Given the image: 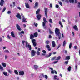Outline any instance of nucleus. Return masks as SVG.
I'll list each match as a JSON object with an SVG mask.
<instances>
[{
	"instance_id": "nucleus-5",
	"label": "nucleus",
	"mask_w": 80,
	"mask_h": 80,
	"mask_svg": "<svg viewBox=\"0 0 80 80\" xmlns=\"http://www.w3.org/2000/svg\"><path fill=\"white\" fill-rule=\"evenodd\" d=\"M16 17H17L19 19V20H22V17H21V15L19 13H18L17 15L16 16Z\"/></svg>"
},
{
	"instance_id": "nucleus-1",
	"label": "nucleus",
	"mask_w": 80,
	"mask_h": 80,
	"mask_svg": "<svg viewBox=\"0 0 80 80\" xmlns=\"http://www.w3.org/2000/svg\"><path fill=\"white\" fill-rule=\"evenodd\" d=\"M55 33L57 36H58V38L60 40L61 39V33L60 32V29L58 28H56L55 29Z\"/></svg>"
},
{
	"instance_id": "nucleus-23",
	"label": "nucleus",
	"mask_w": 80,
	"mask_h": 80,
	"mask_svg": "<svg viewBox=\"0 0 80 80\" xmlns=\"http://www.w3.org/2000/svg\"><path fill=\"white\" fill-rule=\"evenodd\" d=\"M72 43H70L69 46V48L70 49H71V48H72Z\"/></svg>"
},
{
	"instance_id": "nucleus-7",
	"label": "nucleus",
	"mask_w": 80,
	"mask_h": 80,
	"mask_svg": "<svg viewBox=\"0 0 80 80\" xmlns=\"http://www.w3.org/2000/svg\"><path fill=\"white\" fill-rule=\"evenodd\" d=\"M44 10L45 11V15L46 17V18H48V16H47V12H48L47 8H45Z\"/></svg>"
},
{
	"instance_id": "nucleus-11",
	"label": "nucleus",
	"mask_w": 80,
	"mask_h": 80,
	"mask_svg": "<svg viewBox=\"0 0 80 80\" xmlns=\"http://www.w3.org/2000/svg\"><path fill=\"white\" fill-rule=\"evenodd\" d=\"M19 75H24V72L23 71L19 72Z\"/></svg>"
},
{
	"instance_id": "nucleus-8",
	"label": "nucleus",
	"mask_w": 80,
	"mask_h": 80,
	"mask_svg": "<svg viewBox=\"0 0 80 80\" xmlns=\"http://www.w3.org/2000/svg\"><path fill=\"white\" fill-rule=\"evenodd\" d=\"M16 27L18 30H19V31H21V28H20V26H19L18 24H16Z\"/></svg>"
},
{
	"instance_id": "nucleus-24",
	"label": "nucleus",
	"mask_w": 80,
	"mask_h": 80,
	"mask_svg": "<svg viewBox=\"0 0 80 80\" xmlns=\"http://www.w3.org/2000/svg\"><path fill=\"white\" fill-rule=\"evenodd\" d=\"M69 1L70 3H74V0H69Z\"/></svg>"
},
{
	"instance_id": "nucleus-58",
	"label": "nucleus",
	"mask_w": 80,
	"mask_h": 80,
	"mask_svg": "<svg viewBox=\"0 0 80 80\" xmlns=\"http://www.w3.org/2000/svg\"><path fill=\"white\" fill-rule=\"evenodd\" d=\"M56 8H58L59 7V6L57 4L56 6Z\"/></svg>"
},
{
	"instance_id": "nucleus-53",
	"label": "nucleus",
	"mask_w": 80,
	"mask_h": 80,
	"mask_svg": "<svg viewBox=\"0 0 80 80\" xmlns=\"http://www.w3.org/2000/svg\"><path fill=\"white\" fill-rule=\"evenodd\" d=\"M51 73H52V74H53L54 73V71L52 70L51 71Z\"/></svg>"
},
{
	"instance_id": "nucleus-64",
	"label": "nucleus",
	"mask_w": 80,
	"mask_h": 80,
	"mask_svg": "<svg viewBox=\"0 0 80 80\" xmlns=\"http://www.w3.org/2000/svg\"><path fill=\"white\" fill-rule=\"evenodd\" d=\"M50 8H52V4H50Z\"/></svg>"
},
{
	"instance_id": "nucleus-19",
	"label": "nucleus",
	"mask_w": 80,
	"mask_h": 80,
	"mask_svg": "<svg viewBox=\"0 0 80 80\" xmlns=\"http://www.w3.org/2000/svg\"><path fill=\"white\" fill-rule=\"evenodd\" d=\"M26 20H27V19H26V18H23L22 19V22H24V23H26V22H27V21H26Z\"/></svg>"
},
{
	"instance_id": "nucleus-22",
	"label": "nucleus",
	"mask_w": 80,
	"mask_h": 80,
	"mask_svg": "<svg viewBox=\"0 0 80 80\" xmlns=\"http://www.w3.org/2000/svg\"><path fill=\"white\" fill-rule=\"evenodd\" d=\"M34 67L35 70H37V69H38V66L37 65H34Z\"/></svg>"
},
{
	"instance_id": "nucleus-13",
	"label": "nucleus",
	"mask_w": 80,
	"mask_h": 80,
	"mask_svg": "<svg viewBox=\"0 0 80 80\" xmlns=\"http://www.w3.org/2000/svg\"><path fill=\"white\" fill-rule=\"evenodd\" d=\"M70 56H66V57L65 60H70Z\"/></svg>"
},
{
	"instance_id": "nucleus-60",
	"label": "nucleus",
	"mask_w": 80,
	"mask_h": 80,
	"mask_svg": "<svg viewBox=\"0 0 80 80\" xmlns=\"http://www.w3.org/2000/svg\"><path fill=\"white\" fill-rule=\"evenodd\" d=\"M52 37L51 35H49V38H52Z\"/></svg>"
},
{
	"instance_id": "nucleus-47",
	"label": "nucleus",
	"mask_w": 80,
	"mask_h": 80,
	"mask_svg": "<svg viewBox=\"0 0 80 80\" xmlns=\"http://www.w3.org/2000/svg\"><path fill=\"white\" fill-rule=\"evenodd\" d=\"M4 52H6V53H9L10 52H9V50H6L4 51Z\"/></svg>"
},
{
	"instance_id": "nucleus-63",
	"label": "nucleus",
	"mask_w": 80,
	"mask_h": 80,
	"mask_svg": "<svg viewBox=\"0 0 80 80\" xmlns=\"http://www.w3.org/2000/svg\"><path fill=\"white\" fill-rule=\"evenodd\" d=\"M65 2H66V3H68V2H69V1H68V0H66Z\"/></svg>"
},
{
	"instance_id": "nucleus-49",
	"label": "nucleus",
	"mask_w": 80,
	"mask_h": 80,
	"mask_svg": "<svg viewBox=\"0 0 80 80\" xmlns=\"http://www.w3.org/2000/svg\"><path fill=\"white\" fill-rule=\"evenodd\" d=\"M22 42L23 45H24L25 44L24 43H25V41H22Z\"/></svg>"
},
{
	"instance_id": "nucleus-46",
	"label": "nucleus",
	"mask_w": 80,
	"mask_h": 80,
	"mask_svg": "<svg viewBox=\"0 0 80 80\" xmlns=\"http://www.w3.org/2000/svg\"><path fill=\"white\" fill-rule=\"evenodd\" d=\"M0 5H1V7L3 6V2H0Z\"/></svg>"
},
{
	"instance_id": "nucleus-14",
	"label": "nucleus",
	"mask_w": 80,
	"mask_h": 80,
	"mask_svg": "<svg viewBox=\"0 0 80 80\" xmlns=\"http://www.w3.org/2000/svg\"><path fill=\"white\" fill-rule=\"evenodd\" d=\"M35 36L34 35L31 34L30 36V39H33V38H34Z\"/></svg>"
},
{
	"instance_id": "nucleus-34",
	"label": "nucleus",
	"mask_w": 80,
	"mask_h": 80,
	"mask_svg": "<svg viewBox=\"0 0 80 80\" xmlns=\"http://www.w3.org/2000/svg\"><path fill=\"white\" fill-rule=\"evenodd\" d=\"M45 43L46 44H49L50 42H49V41L48 40L46 41Z\"/></svg>"
},
{
	"instance_id": "nucleus-54",
	"label": "nucleus",
	"mask_w": 80,
	"mask_h": 80,
	"mask_svg": "<svg viewBox=\"0 0 80 80\" xmlns=\"http://www.w3.org/2000/svg\"><path fill=\"white\" fill-rule=\"evenodd\" d=\"M34 25H35V26L36 27H37V26H38V24L35 23V22H34Z\"/></svg>"
},
{
	"instance_id": "nucleus-43",
	"label": "nucleus",
	"mask_w": 80,
	"mask_h": 80,
	"mask_svg": "<svg viewBox=\"0 0 80 80\" xmlns=\"http://www.w3.org/2000/svg\"><path fill=\"white\" fill-rule=\"evenodd\" d=\"M66 65H67L68 63V61H66L65 62Z\"/></svg>"
},
{
	"instance_id": "nucleus-35",
	"label": "nucleus",
	"mask_w": 80,
	"mask_h": 80,
	"mask_svg": "<svg viewBox=\"0 0 80 80\" xmlns=\"http://www.w3.org/2000/svg\"><path fill=\"white\" fill-rule=\"evenodd\" d=\"M36 53L38 55H40V52L39 51H37L36 52Z\"/></svg>"
},
{
	"instance_id": "nucleus-42",
	"label": "nucleus",
	"mask_w": 80,
	"mask_h": 80,
	"mask_svg": "<svg viewBox=\"0 0 80 80\" xmlns=\"http://www.w3.org/2000/svg\"><path fill=\"white\" fill-rule=\"evenodd\" d=\"M57 76L55 75L54 76V80H57Z\"/></svg>"
},
{
	"instance_id": "nucleus-50",
	"label": "nucleus",
	"mask_w": 80,
	"mask_h": 80,
	"mask_svg": "<svg viewBox=\"0 0 80 80\" xmlns=\"http://www.w3.org/2000/svg\"><path fill=\"white\" fill-rule=\"evenodd\" d=\"M42 25L43 27H45V23L44 22H42Z\"/></svg>"
},
{
	"instance_id": "nucleus-28",
	"label": "nucleus",
	"mask_w": 80,
	"mask_h": 80,
	"mask_svg": "<svg viewBox=\"0 0 80 80\" xmlns=\"http://www.w3.org/2000/svg\"><path fill=\"white\" fill-rule=\"evenodd\" d=\"M65 45H66V41H64L63 44V46L65 47Z\"/></svg>"
},
{
	"instance_id": "nucleus-45",
	"label": "nucleus",
	"mask_w": 80,
	"mask_h": 80,
	"mask_svg": "<svg viewBox=\"0 0 80 80\" xmlns=\"http://www.w3.org/2000/svg\"><path fill=\"white\" fill-rule=\"evenodd\" d=\"M43 20L44 22H45V23H46V22H47V20H46V19L45 18H44L43 19Z\"/></svg>"
},
{
	"instance_id": "nucleus-36",
	"label": "nucleus",
	"mask_w": 80,
	"mask_h": 80,
	"mask_svg": "<svg viewBox=\"0 0 80 80\" xmlns=\"http://www.w3.org/2000/svg\"><path fill=\"white\" fill-rule=\"evenodd\" d=\"M0 70H3V67L1 66V65L0 64Z\"/></svg>"
},
{
	"instance_id": "nucleus-41",
	"label": "nucleus",
	"mask_w": 80,
	"mask_h": 80,
	"mask_svg": "<svg viewBox=\"0 0 80 80\" xmlns=\"http://www.w3.org/2000/svg\"><path fill=\"white\" fill-rule=\"evenodd\" d=\"M45 78H46V80H47V79H48V76L45 75Z\"/></svg>"
},
{
	"instance_id": "nucleus-9",
	"label": "nucleus",
	"mask_w": 80,
	"mask_h": 80,
	"mask_svg": "<svg viewBox=\"0 0 80 80\" xmlns=\"http://www.w3.org/2000/svg\"><path fill=\"white\" fill-rule=\"evenodd\" d=\"M37 17L38 20H40L41 19V17H42V15L40 14H38L37 15Z\"/></svg>"
},
{
	"instance_id": "nucleus-55",
	"label": "nucleus",
	"mask_w": 80,
	"mask_h": 80,
	"mask_svg": "<svg viewBox=\"0 0 80 80\" xmlns=\"http://www.w3.org/2000/svg\"><path fill=\"white\" fill-rule=\"evenodd\" d=\"M60 46H61L60 45H58V46L57 47V49H58V48H60Z\"/></svg>"
},
{
	"instance_id": "nucleus-37",
	"label": "nucleus",
	"mask_w": 80,
	"mask_h": 80,
	"mask_svg": "<svg viewBox=\"0 0 80 80\" xmlns=\"http://www.w3.org/2000/svg\"><path fill=\"white\" fill-rule=\"evenodd\" d=\"M49 33H50V34H53V32H52V31H51V30H49Z\"/></svg>"
},
{
	"instance_id": "nucleus-3",
	"label": "nucleus",
	"mask_w": 80,
	"mask_h": 80,
	"mask_svg": "<svg viewBox=\"0 0 80 80\" xmlns=\"http://www.w3.org/2000/svg\"><path fill=\"white\" fill-rule=\"evenodd\" d=\"M35 53H36V51L34 50H32L31 52V57L35 56Z\"/></svg>"
},
{
	"instance_id": "nucleus-48",
	"label": "nucleus",
	"mask_w": 80,
	"mask_h": 80,
	"mask_svg": "<svg viewBox=\"0 0 80 80\" xmlns=\"http://www.w3.org/2000/svg\"><path fill=\"white\" fill-rule=\"evenodd\" d=\"M42 52L43 53H45V54H46L47 53V52H46V51L45 50H42Z\"/></svg>"
},
{
	"instance_id": "nucleus-25",
	"label": "nucleus",
	"mask_w": 80,
	"mask_h": 80,
	"mask_svg": "<svg viewBox=\"0 0 80 80\" xmlns=\"http://www.w3.org/2000/svg\"><path fill=\"white\" fill-rule=\"evenodd\" d=\"M61 58V57L60 56H59L57 57V58L56 59V60H60Z\"/></svg>"
},
{
	"instance_id": "nucleus-20",
	"label": "nucleus",
	"mask_w": 80,
	"mask_h": 80,
	"mask_svg": "<svg viewBox=\"0 0 80 80\" xmlns=\"http://www.w3.org/2000/svg\"><path fill=\"white\" fill-rule=\"evenodd\" d=\"M34 36L35 37H37V36H38V32H36L34 33Z\"/></svg>"
},
{
	"instance_id": "nucleus-29",
	"label": "nucleus",
	"mask_w": 80,
	"mask_h": 80,
	"mask_svg": "<svg viewBox=\"0 0 80 80\" xmlns=\"http://www.w3.org/2000/svg\"><path fill=\"white\" fill-rule=\"evenodd\" d=\"M14 73L16 75H18V72L17 70H14Z\"/></svg>"
},
{
	"instance_id": "nucleus-32",
	"label": "nucleus",
	"mask_w": 80,
	"mask_h": 80,
	"mask_svg": "<svg viewBox=\"0 0 80 80\" xmlns=\"http://www.w3.org/2000/svg\"><path fill=\"white\" fill-rule=\"evenodd\" d=\"M51 55H52V52H50L49 53V55L47 56V57H48H48H50V56H51Z\"/></svg>"
},
{
	"instance_id": "nucleus-40",
	"label": "nucleus",
	"mask_w": 80,
	"mask_h": 80,
	"mask_svg": "<svg viewBox=\"0 0 80 80\" xmlns=\"http://www.w3.org/2000/svg\"><path fill=\"white\" fill-rule=\"evenodd\" d=\"M6 10V8H5V7L2 10V12H4Z\"/></svg>"
},
{
	"instance_id": "nucleus-56",
	"label": "nucleus",
	"mask_w": 80,
	"mask_h": 80,
	"mask_svg": "<svg viewBox=\"0 0 80 80\" xmlns=\"http://www.w3.org/2000/svg\"><path fill=\"white\" fill-rule=\"evenodd\" d=\"M74 49L76 50L77 49V46H74Z\"/></svg>"
},
{
	"instance_id": "nucleus-15",
	"label": "nucleus",
	"mask_w": 80,
	"mask_h": 80,
	"mask_svg": "<svg viewBox=\"0 0 80 80\" xmlns=\"http://www.w3.org/2000/svg\"><path fill=\"white\" fill-rule=\"evenodd\" d=\"M25 6L26 8H29V4H28V2L25 3Z\"/></svg>"
},
{
	"instance_id": "nucleus-6",
	"label": "nucleus",
	"mask_w": 80,
	"mask_h": 80,
	"mask_svg": "<svg viewBox=\"0 0 80 80\" xmlns=\"http://www.w3.org/2000/svg\"><path fill=\"white\" fill-rule=\"evenodd\" d=\"M46 48L48 49V51H51V48H50V45L48 44H47L46 46Z\"/></svg>"
},
{
	"instance_id": "nucleus-16",
	"label": "nucleus",
	"mask_w": 80,
	"mask_h": 80,
	"mask_svg": "<svg viewBox=\"0 0 80 80\" xmlns=\"http://www.w3.org/2000/svg\"><path fill=\"white\" fill-rule=\"evenodd\" d=\"M56 46V44H55V42L54 41H53L52 42V46L53 47H55Z\"/></svg>"
},
{
	"instance_id": "nucleus-21",
	"label": "nucleus",
	"mask_w": 80,
	"mask_h": 80,
	"mask_svg": "<svg viewBox=\"0 0 80 80\" xmlns=\"http://www.w3.org/2000/svg\"><path fill=\"white\" fill-rule=\"evenodd\" d=\"M42 76L43 77H44L45 76H44V75H43V74H41L40 75V76H39V78H42Z\"/></svg>"
},
{
	"instance_id": "nucleus-51",
	"label": "nucleus",
	"mask_w": 80,
	"mask_h": 80,
	"mask_svg": "<svg viewBox=\"0 0 80 80\" xmlns=\"http://www.w3.org/2000/svg\"><path fill=\"white\" fill-rule=\"evenodd\" d=\"M12 13V12L10 11H8L7 12L8 14H10V13Z\"/></svg>"
},
{
	"instance_id": "nucleus-38",
	"label": "nucleus",
	"mask_w": 80,
	"mask_h": 80,
	"mask_svg": "<svg viewBox=\"0 0 80 80\" xmlns=\"http://www.w3.org/2000/svg\"><path fill=\"white\" fill-rule=\"evenodd\" d=\"M21 15L22 18H25V16L23 15V13H21Z\"/></svg>"
},
{
	"instance_id": "nucleus-26",
	"label": "nucleus",
	"mask_w": 80,
	"mask_h": 80,
	"mask_svg": "<svg viewBox=\"0 0 80 80\" xmlns=\"http://www.w3.org/2000/svg\"><path fill=\"white\" fill-rule=\"evenodd\" d=\"M3 74L5 75V76H8L7 75V72H3Z\"/></svg>"
},
{
	"instance_id": "nucleus-33",
	"label": "nucleus",
	"mask_w": 80,
	"mask_h": 80,
	"mask_svg": "<svg viewBox=\"0 0 80 80\" xmlns=\"http://www.w3.org/2000/svg\"><path fill=\"white\" fill-rule=\"evenodd\" d=\"M58 3L61 6H62L63 5L62 2L61 1H58Z\"/></svg>"
},
{
	"instance_id": "nucleus-18",
	"label": "nucleus",
	"mask_w": 80,
	"mask_h": 80,
	"mask_svg": "<svg viewBox=\"0 0 80 80\" xmlns=\"http://www.w3.org/2000/svg\"><path fill=\"white\" fill-rule=\"evenodd\" d=\"M2 64L4 67H7V64L5 63L2 62Z\"/></svg>"
},
{
	"instance_id": "nucleus-57",
	"label": "nucleus",
	"mask_w": 80,
	"mask_h": 80,
	"mask_svg": "<svg viewBox=\"0 0 80 80\" xmlns=\"http://www.w3.org/2000/svg\"><path fill=\"white\" fill-rule=\"evenodd\" d=\"M1 3H4V1L3 0H1Z\"/></svg>"
},
{
	"instance_id": "nucleus-52",
	"label": "nucleus",
	"mask_w": 80,
	"mask_h": 80,
	"mask_svg": "<svg viewBox=\"0 0 80 80\" xmlns=\"http://www.w3.org/2000/svg\"><path fill=\"white\" fill-rule=\"evenodd\" d=\"M49 22H50V23H52V19H49Z\"/></svg>"
},
{
	"instance_id": "nucleus-30",
	"label": "nucleus",
	"mask_w": 80,
	"mask_h": 80,
	"mask_svg": "<svg viewBox=\"0 0 80 80\" xmlns=\"http://www.w3.org/2000/svg\"><path fill=\"white\" fill-rule=\"evenodd\" d=\"M57 58V57L56 56H55L51 59V60H55L56 59V58Z\"/></svg>"
},
{
	"instance_id": "nucleus-12",
	"label": "nucleus",
	"mask_w": 80,
	"mask_h": 80,
	"mask_svg": "<svg viewBox=\"0 0 80 80\" xmlns=\"http://www.w3.org/2000/svg\"><path fill=\"white\" fill-rule=\"evenodd\" d=\"M11 35L13 38H15V34H14V32H12L11 33Z\"/></svg>"
},
{
	"instance_id": "nucleus-59",
	"label": "nucleus",
	"mask_w": 80,
	"mask_h": 80,
	"mask_svg": "<svg viewBox=\"0 0 80 80\" xmlns=\"http://www.w3.org/2000/svg\"><path fill=\"white\" fill-rule=\"evenodd\" d=\"M21 33H22V34H24V31H22L21 32Z\"/></svg>"
},
{
	"instance_id": "nucleus-61",
	"label": "nucleus",
	"mask_w": 80,
	"mask_h": 80,
	"mask_svg": "<svg viewBox=\"0 0 80 80\" xmlns=\"http://www.w3.org/2000/svg\"><path fill=\"white\" fill-rule=\"evenodd\" d=\"M8 39H10V38H10V36H9V35H8Z\"/></svg>"
},
{
	"instance_id": "nucleus-4",
	"label": "nucleus",
	"mask_w": 80,
	"mask_h": 80,
	"mask_svg": "<svg viewBox=\"0 0 80 80\" xmlns=\"http://www.w3.org/2000/svg\"><path fill=\"white\" fill-rule=\"evenodd\" d=\"M38 7V2H36V3L35 4V6L34 7V8H37Z\"/></svg>"
},
{
	"instance_id": "nucleus-44",
	"label": "nucleus",
	"mask_w": 80,
	"mask_h": 80,
	"mask_svg": "<svg viewBox=\"0 0 80 80\" xmlns=\"http://www.w3.org/2000/svg\"><path fill=\"white\" fill-rule=\"evenodd\" d=\"M8 72L10 73L11 74L12 73V71L10 70H8Z\"/></svg>"
},
{
	"instance_id": "nucleus-31",
	"label": "nucleus",
	"mask_w": 80,
	"mask_h": 80,
	"mask_svg": "<svg viewBox=\"0 0 80 80\" xmlns=\"http://www.w3.org/2000/svg\"><path fill=\"white\" fill-rule=\"evenodd\" d=\"M36 42L35 39H33L32 40V43H35Z\"/></svg>"
},
{
	"instance_id": "nucleus-27",
	"label": "nucleus",
	"mask_w": 80,
	"mask_h": 80,
	"mask_svg": "<svg viewBox=\"0 0 80 80\" xmlns=\"http://www.w3.org/2000/svg\"><path fill=\"white\" fill-rule=\"evenodd\" d=\"M71 68H72V67H71V66H69L68 67V70L69 72H70L71 70Z\"/></svg>"
},
{
	"instance_id": "nucleus-39",
	"label": "nucleus",
	"mask_w": 80,
	"mask_h": 80,
	"mask_svg": "<svg viewBox=\"0 0 80 80\" xmlns=\"http://www.w3.org/2000/svg\"><path fill=\"white\" fill-rule=\"evenodd\" d=\"M33 43V45L35 47L37 45V43H36V42H34Z\"/></svg>"
},
{
	"instance_id": "nucleus-2",
	"label": "nucleus",
	"mask_w": 80,
	"mask_h": 80,
	"mask_svg": "<svg viewBox=\"0 0 80 80\" xmlns=\"http://www.w3.org/2000/svg\"><path fill=\"white\" fill-rule=\"evenodd\" d=\"M26 43V46H25V47L26 48H29V50H32V46H31V45L28 44V42H25Z\"/></svg>"
},
{
	"instance_id": "nucleus-10",
	"label": "nucleus",
	"mask_w": 80,
	"mask_h": 80,
	"mask_svg": "<svg viewBox=\"0 0 80 80\" xmlns=\"http://www.w3.org/2000/svg\"><path fill=\"white\" fill-rule=\"evenodd\" d=\"M73 28L76 30V31H78V27L77 26V25H75L73 27Z\"/></svg>"
},
{
	"instance_id": "nucleus-17",
	"label": "nucleus",
	"mask_w": 80,
	"mask_h": 80,
	"mask_svg": "<svg viewBox=\"0 0 80 80\" xmlns=\"http://www.w3.org/2000/svg\"><path fill=\"white\" fill-rule=\"evenodd\" d=\"M40 9H38L37 10L36 12V15H38V14H39V13H40Z\"/></svg>"
},
{
	"instance_id": "nucleus-62",
	"label": "nucleus",
	"mask_w": 80,
	"mask_h": 80,
	"mask_svg": "<svg viewBox=\"0 0 80 80\" xmlns=\"http://www.w3.org/2000/svg\"><path fill=\"white\" fill-rule=\"evenodd\" d=\"M58 62V61H55L54 62V63H57Z\"/></svg>"
}]
</instances>
